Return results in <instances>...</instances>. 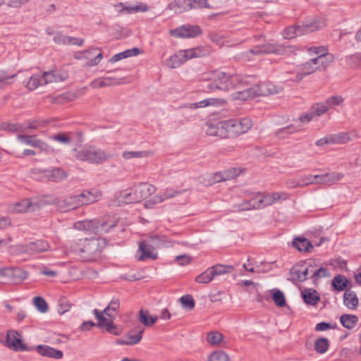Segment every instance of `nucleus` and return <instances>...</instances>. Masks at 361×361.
<instances>
[{"mask_svg": "<svg viewBox=\"0 0 361 361\" xmlns=\"http://www.w3.org/2000/svg\"><path fill=\"white\" fill-rule=\"evenodd\" d=\"M202 79L209 81L207 87L210 92H214L243 88L251 83L252 78L247 75L227 74L216 70L204 73Z\"/></svg>", "mask_w": 361, "mask_h": 361, "instance_id": "obj_1", "label": "nucleus"}, {"mask_svg": "<svg viewBox=\"0 0 361 361\" xmlns=\"http://www.w3.org/2000/svg\"><path fill=\"white\" fill-rule=\"evenodd\" d=\"M42 125L37 121H30L23 124L11 123L7 125V129L12 132L20 133L17 135L16 139L20 144L29 145L40 149L42 152L50 154L54 149L45 142L38 139L36 135H27L29 130H36Z\"/></svg>", "mask_w": 361, "mask_h": 361, "instance_id": "obj_2", "label": "nucleus"}, {"mask_svg": "<svg viewBox=\"0 0 361 361\" xmlns=\"http://www.w3.org/2000/svg\"><path fill=\"white\" fill-rule=\"evenodd\" d=\"M105 244L104 239L85 238L75 241L71 245V250L82 258L90 260L93 256L101 252Z\"/></svg>", "mask_w": 361, "mask_h": 361, "instance_id": "obj_3", "label": "nucleus"}, {"mask_svg": "<svg viewBox=\"0 0 361 361\" xmlns=\"http://www.w3.org/2000/svg\"><path fill=\"white\" fill-rule=\"evenodd\" d=\"M281 87H278L271 82H260L259 85L238 90L231 95L233 100H246L252 99L257 96H267L280 92Z\"/></svg>", "mask_w": 361, "mask_h": 361, "instance_id": "obj_4", "label": "nucleus"}, {"mask_svg": "<svg viewBox=\"0 0 361 361\" xmlns=\"http://www.w3.org/2000/svg\"><path fill=\"white\" fill-rule=\"evenodd\" d=\"M118 307L119 302L118 300H112L102 312L97 309L93 310V314L98 321L97 326L99 328H104L107 332L116 336L120 335L122 331L121 328L114 324L113 319L115 314H111L110 312H116Z\"/></svg>", "mask_w": 361, "mask_h": 361, "instance_id": "obj_5", "label": "nucleus"}, {"mask_svg": "<svg viewBox=\"0 0 361 361\" xmlns=\"http://www.w3.org/2000/svg\"><path fill=\"white\" fill-rule=\"evenodd\" d=\"M75 157L82 161L99 164L106 161L111 155L93 145H84L74 149Z\"/></svg>", "mask_w": 361, "mask_h": 361, "instance_id": "obj_6", "label": "nucleus"}, {"mask_svg": "<svg viewBox=\"0 0 361 361\" xmlns=\"http://www.w3.org/2000/svg\"><path fill=\"white\" fill-rule=\"evenodd\" d=\"M164 240L158 235H153L147 240L140 241L136 255L137 259L140 261L148 259H156L157 253L154 252V250L161 246Z\"/></svg>", "mask_w": 361, "mask_h": 361, "instance_id": "obj_7", "label": "nucleus"}, {"mask_svg": "<svg viewBox=\"0 0 361 361\" xmlns=\"http://www.w3.org/2000/svg\"><path fill=\"white\" fill-rule=\"evenodd\" d=\"M296 48L293 46H283L279 44L268 43L261 46H257L249 50L252 54L262 55L274 54L276 55H285L295 53Z\"/></svg>", "mask_w": 361, "mask_h": 361, "instance_id": "obj_8", "label": "nucleus"}, {"mask_svg": "<svg viewBox=\"0 0 361 361\" xmlns=\"http://www.w3.org/2000/svg\"><path fill=\"white\" fill-rule=\"evenodd\" d=\"M200 56V50L197 48L180 50L173 55L171 56L166 61V64L170 68H176L180 67L188 60L192 58L199 57Z\"/></svg>", "mask_w": 361, "mask_h": 361, "instance_id": "obj_9", "label": "nucleus"}, {"mask_svg": "<svg viewBox=\"0 0 361 361\" xmlns=\"http://www.w3.org/2000/svg\"><path fill=\"white\" fill-rule=\"evenodd\" d=\"M319 70L317 61L315 59H312L309 61H307L300 66L297 70H293L291 71H286L287 74H292L293 75L290 77H287V80L291 81L299 82L300 81L305 75L312 74Z\"/></svg>", "mask_w": 361, "mask_h": 361, "instance_id": "obj_10", "label": "nucleus"}, {"mask_svg": "<svg viewBox=\"0 0 361 361\" xmlns=\"http://www.w3.org/2000/svg\"><path fill=\"white\" fill-rule=\"evenodd\" d=\"M115 226L116 224H112L108 226L106 223L97 226V223L94 221H82L75 223L74 227L78 230L102 234L109 232Z\"/></svg>", "mask_w": 361, "mask_h": 361, "instance_id": "obj_11", "label": "nucleus"}, {"mask_svg": "<svg viewBox=\"0 0 361 361\" xmlns=\"http://www.w3.org/2000/svg\"><path fill=\"white\" fill-rule=\"evenodd\" d=\"M321 28V26L315 24H305L302 25H296L288 27L283 32V36L286 39H292L295 37L302 35L306 32H313Z\"/></svg>", "mask_w": 361, "mask_h": 361, "instance_id": "obj_12", "label": "nucleus"}, {"mask_svg": "<svg viewBox=\"0 0 361 361\" xmlns=\"http://www.w3.org/2000/svg\"><path fill=\"white\" fill-rule=\"evenodd\" d=\"M202 33L198 25H184L170 30L171 35L178 38L195 37Z\"/></svg>", "mask_w": 361, "mask_h": 361, "instance_id": "obj_13", "label": "nucleus"}, {"mask_svg": "<svg viewBox=\"0 0 361 361\" xmlns=\"http://www.w3.org/2000/svg\"><path fill=\"white\" fill-rule=\"evenodd\" d=\"M95 50H99V48H94L92 47L90 49H87L86 50L80 51H76L73 57L76 60H87V61L85 63V66L87 67H92L97 66L99 63V62L103 59V54L102 52H99L97 54L94 59H90V56L93 54V52Z\"/></svg>", "mask_w": 361, "mask_h": 361, "instance_id": "obj_14", "label": "nucleus"}, {"mask_svg": "<svg viewBox=\"0 0 361 361\" xmlns=\"http://www.w3.org/2000/svg\"><path fill=\"white\" fill-rule=\"evenodd\" d=\"M289 194L285 192H276L273 193H261L259 198V203L261 204V209L271 206L274 203L288 200Z\"/></svg>", "mask_w": 361, "mask_h": 361, "instance_id": "obj_15", "label": "nucleus"}, {"mask_svg": "<svg viewBox=\"0 0 361 361\" xmlns=\"http://www.w3.org/2000/svg\"><path fill=\"white\" fill-rule=\"evenodd\" d=\"M313 266H307L305 262H300L295 264L290 270V276L294 281H304L307 279L308 274L312 272Z\"/></svg>", "mask_w": 361, "mask_h": 361, "instance_id": "obj_16", "label": "nucleus"}, {"mask_svg": "<svg viewBox=\"0 0 361 361\" xmlns=\"http://www.w3.org/2000/svg\"><path fill=\"white\" fill-rule=\"evenodd\" d=\"M6 343L8 347L15 351H27L30 350L25 344L23 343L21 336L14 330L8 331L6 335Z\"/></svg>", "mask_w": 361, "mask_h": 361, "instance_id": "obj_17", "label": "nucleus"}, {"mask_svg": "<svg viewBox=\"0 0 361 361\" xmlns=\"http://www.w3.org/2000/svg\"><path fill=\"white\" fill-rule=\"evenodd\" d=\"M133 188L135 192V200H137V202L147 198L156 191L155 186L147 183L136 184Z\"/></svg>", "mask_w": 361, "mask_h": 361, "instance_id": "obj_18", "label": "nucleus"}, {"mask_svg": "<svg viewBox=\"0 0 361 361\" xmlns=\"http://www.w3.org/2000/svg\"><path fill=\"white\" fill-rule=\"evenodd\" d=\"M58 209L62 212H68L81 207L78 195L67 197L57 203Z\"/></svg>", "mask_w": 361, "mask_h": 361, "instance_id": "obj_19", "label": "nucleus"}, {"mask_svg": "<svg viewBox=\"0 0 361 361\" xmlns=\"http://www.w3.org/2000/svg\"><path fill=\"white\" fill-rule=\"evenodd\" d=\"M102 192L97 189L84 190L78 195L81 206L96 202L102 197Z\"/></svg>", "mask_w": 361, "mask_h": 361, "instance_id": "obj_20", "label": "nucleus"}, {"mask_svg": "<svg viewBox=\"0 0 361 361\" xmlns=\"http://www.w3.org/2000/svg\"><path fill=\"white\" fill-rule=\"evenodd\" d=\"M205 133L208 136L223 139V121H208L205 123Z\"/></svg>", "mask_w": 361, "mask_h": 361, "instance_id": "obj_21", "label": "nucleus"}, {"mask_svg": "<svg viewBox=\"0 0 361 361\" xmlns=\"http://www.w3.org/2000/svg\"><path fill=\"white\" fill-rule=\"evenodd\" d=\"M235 137L247 133L252 127V121L248 118H232Z\"/></svg>", "mask_w": 361, "mask_h": 361, "instance_id": "obj_22", "label": "nucleus"}, {"mask_svg": "<svg viewBox=\"0 0 361 361\" xmlns=\"http://www.w3.org/2000/svg\"><path fill=\"white\" fill-rule=\"evenodd\" d=\"M39 209V205L36 202H31L28 199L23 200L13 204L10 209L14 212H34Z\"/></svg>", "mask_w": 361, "mask_h": 361, "instance_id": "obj_23", "label": "nucleus"}, {"mask_svg": "<svg viewBox=\"0 0 361 361\" xmlns=\"http://www.w3.org/2000/svg\"><path fill=\"white\" fill-rule=\"evenodd\" d=\"M227 102L223 98H207L199 102L189 104V108H202L209 106H224L226 104Z\"/></svg>", "mask_w": 361, "mask_h": 361, "instance_id": "obj_24", "label": "nucleus"}, {"mask_svg": "<svg viewBox=\"0 0 361 361\" xmlns=\"http://www.w3.org/2000/svg\"><path fill=\"white\" fill-rule=\"evenodd\" d=\"M37 352L42 356L51 357L54 359H61L63 353L60 350L54 349L45 345H39L36 347Z\"/></svg>", "mask_w": 361, "mask_h": 361, "instance_id": "obj_25", "label": "nucleus"}, {"mask_svg": "<svg viewBox=\"0 0 361 361\" xmlns=\"http://www.w3.org/2000/svg\"><path fill=\"white\" fill-rule=\"evenodd\" d=\"M42 173L49 180L54 182L61 181L67 177L66 172L60 168H54L50 170L45 169Z\"/></svg>", "mask_w": 361, "mask_h": 361, "instance_id": "obj_26", "label": "nucleus"}, {"mask_svg": "<svg viewBox=\"0 0 361 361\" xmlns=\"http://www.w3.org/2000/svg\"><path fill=\"white\" fill-rule=\"evenodd\" d=\"M50 245L48 242L43 240H38L31 242L26 245V251L30 254L48 251Z\"/></svg>", "mask_w": 361, "mask_h": 361, "instance_id": "obj_27", "label": "nucleus"}, {"mask_svg": "<svg viewBox=\"0 0 361 361\" xmlns=\"http://www.w3.org/2000/svg\"><path fill=\"white\" fill-rule=\"evenodd\" d=\"M144 329H139L137 334L133 335L130 333L126 335V338L118 339L116 343L118 345H133L138 343L142 337Z\"/></svg>", "mask_w": 361, "mask_h": 361, "instance_id": "obj_28", "label": "nucleus"}, {"mask_svg": "<svg viewBox=\"0 0 361 361\" xmlns=\"http://www.w3.org/2000/svg\"><path fill=\"white\" fill-rule=\"evenodd\" d=\"M207 341L212 345L226 347L228 345V341L224 339V336L219 331H211L208 333Z\"/></svg>", "mask_w": 361, "mask_h": 361, "instance_id": "obj_29", "label": "nucleus"}, {"mask_svg": "<svg viewBox=\"0 0 361 361\" xmlns=\"http://www.w3.org/2000/svg\"><path fill=\"white\" fill-rule=\"evenodd\" d=\"M167 8L177 13H183L191 10L190 0H175L170 3Z\"/></svg>", "mask_w": 361, "mask_h": 361, "instance_id": "obj_30", "label": "nucleus"}, {"mask_svg": "<svg viewBox=\"0 0 361 361\" xmlns=\"http://www.w3.org/2000/svg\"><path fill=\"white\" fill-rule=\"evenodd\" d=\"M135 192L133 187L130 190H123L120 192L118 197V204L116 205H121V204H131L134 202H138L137 200H135Z\"/></svg>", "mask_w": 361, "mask_h": 361, "instance_id": "obj_31", "label": "nucleus"}, {"mask_svg": "<svg viewBox=\"0 0 361 361\" xmlns=\"http://www.w3.org/2000/svg\"><path fill=\"white\" fill-rule=\"evenodd\" d=\"M342 173L334 172L319 175L317 183L320 184H333L343 178Z\"/></svg>", "mask_w": 361, "mask_h": 361, "instance_id": "obj_32", "label": "nucleus"}, {"mask_svg": "<svg viewBox=\"0 0 361 361\" xmlns=\"http://www.w3.org/2000/svg\"><path fill=\"white\" fill-rule=\"evenodd\" d=\"M152 155L150 151H124L122 152V157L125 159H142L149 157Z\"/></svg>", "mask_w": 361, "mask_h": 361, "instance_id": "obj_33", "label": "nucleus"}, {"mask_svg": "<svg viewBox=\"0 0 361 361\" xmlns=\"http://www.w3.org/2000/svg\"><path fill=\"white\" fill-rule=\"evenodd\" d=\"M343 302L345 305L348 308L355 309L358 304L356 293L353 290H346L344 293Z\"/></svg>", "mask_w": 361, "mask_h": 361, "instance_id": "obj_34", "label": "nucleus"}, {"mask_svg": "<svg viewBox=\"0 0 361 361\" xmlns=\"http://www.w3.org/2000/svg\"><path fill=\"white\" fill-rule=\"evenodd\" d=\"M157 320V317L149 315L147 310H141L139 312V321L146 326H152Z\"/></svg>", "mask_w": 361, "mask_h": 361, "instance_id": "obj_35", "label": "nucleus"}, {"mask_svg": "<svg viewBox=\"0 0 361 361\" xmlns=\"http://www.w3.org/2000/svg\"><path fill=\"white\" fill-rule=\"evenodd\" d=\"M293 245L300 252H310L313 247L312 243L305 238H297L293 242Z\"/></svg>", "mask_w": 361, "mask_h": 361, "instance_id": "obj_36", "label": "nucleus"}, {"mask_svg": "<svg viewBox=\"0 0 361 361\" xmlns=\"http://www.w3.org/2000/svg\"><path fill=\"white\" fill-rule=\"evenodd\" d=\"M302 298L306 304L310 305H315L319 300L317 291L312 290H305L302 293Z\"/></svg>", "mask_w": 361, "mask_h": 361, "instance_id": "obj_37", "label": "nucleus"}, {"mask_svg": "<svg viewBox=\"0 0 361 361\" xmlns=\"http://www.w3.org/2000/svg\"><path fill=\"white\" fill-rule=\"evenodd\" d=\"M340 322L345 328L350 329L356 326L358 319L353 314H343L340 317Z\"/></svg>", "mask_w": 361, "mask_h": 361, "instance_id": "obj_38", "label": "nucleus"}, {"mask_svg": "<svg viewBox=\"0 0 361 361\" xmlns=\"http://www.w3.org/2000/svg\"><path fill=\"white\" fill-rule=\"evenodd\" d=\"M221 181H226L223 171L209 174L204 178V183L208 185Z\"/></svg>", "mask_w": 361, "mask_h": 361, "instance_id": "obj_39", "label": "nucleus"}, {"mask_svg": "<svg viewBox=\"0 0 361 361\" xmlns=\"http://www.w3.org/2000/svg\"><path fill=\"white\" fill-rule=\"evenodd\" d=\"M178 194V192L172 189V188H167L165 191H164L162 193H160L156 196L154 197L153 202L154 204L161 203V202L172 198L175 196H176Z\"/></svg>", "mask_w": 361, "mask_h": 361, "instance_id": "obj_40", "label": "nucleus"}, {"mask_svg": "<svg viewBox=\"0 0 361 361\" xmlns=\"http://www.w3.org/2000/svg\"><path fill=\"white\" fill-rule=\"evenodd\" d=\"M332 144H345L351 141L353 137L347 132H342L337 134H331Z\"/></svg>", "mask_w": 361, "mask_h": 361, "instance_id": "obj_41", "label": "nucleus"}, {"mask_svg": "<svg viewBox=\"0 0 361 361\" xmlns=\"http://www.w3.org/2000/svg\"><path fill=\"white\" fill-rule=\"evenodd\" d=\"M348 281L343 275H336L332 280V286L337 291H342L348 286Z\"/></svg>", "mask_w": 361, "mask_h": 361, "instance_id": "obj_42", "label": "nucleus"}, {"mask_svg": "<svg viewBox=\"0 0 361 361\" xmlns=\"http://www.w3.org/2000/svg\"><path fill=\"white\" fill-rule=\"evenodd\" d=\"M232 119L223 121V139L235 138Z\"/></svg>", "mask_w": 361, "mask_h": 361, "instance_id": "obj_43", "label": "nucleus"}, {"mask_svg": "<svg viewBox=\"0 0 361 361\" xmlns=\"http://www.w3.org/2000/svg\"><path fill=\"white\" fill-rule=\"evenodd\" d=\"M214 277L231 273L233 270L231 265L216 264L211 267Z\"/></svg>", "mask_w": 361, "mask_h": 361, "instance_id": "obj_44", "label": "nucleus"}, {"mask_svg": "<svg viewBox=\"0 0 361 361\" xmlns=\"http://www.w3.org/2000/svg\"><path fill=\"white\" fill-rule=\"evenodd\" d=\"M314 59L317 61L319 69L321 68H326L334 60V56L329 53L323 56H316Z\"/></svg>", "mask_w": 361, "mask_h": 361, "instance_id": "obj_45", "label": "nucleus"}, {"mask_svg": "<svg viewBox=\"0 0 361 361\" xmlns=\"http://www.w3.org/2000/svg\"><path fill=\"white\" fill-rule=\"evenodd\" d=\"M42 82V75L35 74L30 78L29 80L25 84V86L29 90H34L37 89L39 86L44 85Z\"/></svg>", "mask_w": 361, "mask_h": 361, "instance_id": "obj_46", "label": "nucleus"}, {"mask_svg": "<svg viewBox=\"0 0 361 361\" xmlns=\"http://www.w3.org/2000/svg\"><path fill=\"white\" fill-rule=\"evenodd\" d=\"M214 275L211 267L208 268L204 272L195 278V281L199 283H208L214 279Z\"/></svg>", "mask_w": 361, "mask_h": 361, "instance_id": "obj_47", "label": "nucleus"}, {"mask_svg": "<svg viewBox=\"0 0 361 361\" xmlns=\"http://www.w3.org/2000/svg\"><path fill=\"white\" fill-rule=\"evenodd\" d=\"M328 110L337 106H341L343 103V99L341 96L334 95L327 98L324 102Z\"/></svg>", "mask_w": 361, "mask_h": 361, "instance_id": "obj_48", "label": "nucleus"}, {"mask_svg": "<svg viewBox=\"0 0 361 361\" xmlns=\"http://www.w3.org/2000/svg\"><path fill=\"white\" fill-rule=\"evenodd\" d=\"M272 299L274 303L279 307H283L286 305V299L284 294L282 291L273 289L272 290Z\"/></svg>", "mask_w": 361, "mask_h": 361, "instance_id": "obj_49", "label": "nucleus"}, {"mask_svg": "<svg viewBox=\"0 0 361 361\" xmlns=\"http://www.w3.org/2000/svg\"><path fill=\"white\" fill-rule=\"evenodd\" d=\"M310 109L312 111L315 117H319L329 111L324 102L314 104L310 107Z\"/></svg>", "mask_w": 361, "mask_h": 361, "instance_id": "obj_50", "label": "nucleus"}, {"mask_svg": "<svg viewBox=\"0 0 361 361\" xmlns=\"http://www.w3.org/2000/svg\"><path fill=\"white\" fill-rule=\"evenodd\" d=\"M329 341L325 338H321L316 340L314 343V348L319 353H324L329 348Z\"/></svg>", "mask_w": 361, "mask_h": 361, "instance_id": "obj_51", "label": "nucleus"}, {"mask_svg": "<svg viewBox=\"0 0 361 361\" xmlns=\"http://www.w3.org/2000/svg\"><path fill=\"white\" fill-rule=\"evenodd\" d=\"M252 210L249 200L242 201L240 203L235 204L233 205L232 212H240L244 211Z\"/></svg>", "mask_w": 361, "mask_h": 361, "instance_id": "obj_52", "label": "nucleus"}, {"mask_svg": "<svg viewBox=\"0 0 361 361\" xmlns=\"http://www.w3.org/2000/svg\"><path fill=\"white\" fill-rule=\"evenodd\" d=\"M208 361H230V358L226 353L218 350L210 354Z\"/></svg>", "mask_w": 361, "mask_h": 361, "instance_id": "obj_53", "label": "nucleus"}, {"mask_svg": "<svg viewBox=\"0 0 361 361\" xmlns=\"http://www.w3.org/2000/svg\"><path fill=\"white\" fill-rule=\"evenodd\" d=\"M33 302L36 308L42 313L46 312L48 310V305L47 302L42 297H35L33 300Z\"/></svg>", "mask_w": 361, "mask_h": 361, "instance_id": "obj_54", "label": "nucleus"}, {"mask_svg": "<svg viewBox=\"0 0 361 361\" xmlns=\"http://www.w3.org/2000/svg\"><path fill=\"white\" fill-rule=\"evenodd\" d=\"M191 9L212 8L207 0H190Z\"/></svg>", "mask_w": 361, "mask_h": 361, "instance_id": "obj_55", "label": "nucleus"}, {"mask_svg": "<svg viewBox=\"0 0 361 361\" xmlns=\"http://www.w3.org/2000/svg\"><path fill=\"white\" fill-rule=\"evenodd\" d=\"M104 80L106 83H108L109 86L118 85L121 84H125L127 82L125 78H118L116 76H106L104 77Z\"/></svg>", "mask_w": 361, "mask_h": 361, "instance_id": "obj_56", "label": "nucleus"}, {"mask_svg": "<svg viewBox=\"0 0 361 361\" xmlns=\"http://www.w3.org/2000/svg\"><path fill=\"white\" fill-rule=\"evenodd\" d=\"M319 175H309L301 178L296 186H305L310 184L317 183Z\"/></svg>", "mask_w": 361, "mask_h": 361, "instance_id": "obj_57", "label": "nucleus"}, {"mask_svg": "<svg viewBox=\"0 0 361 361\" xmlns=\"http://www.w3.org/2000/svg\"><path fill=\"white\" fill-rule=\"evenodd\" d=\"M183 307L188 310H192L195 307V301L190 295H185L180 298Z\"/></svg>", "mask_w": 361, "mask_h": 361, "instance_id": "obj_58", "label": "nucleus"}, {"mask_svg": "<svg viewBox=\"0 0 361 361\" xmlns=\"http://www.w3.org/2000/svg\"><path fill=\"white\" fill-rule=\"evenodd\" d=\"M223 171L226 181L238 177L242 173V170L239 168H231Z\"/></svg>", "mask_w": 361, "mask_h": 361, "instance_id": "obj_59", "label": "nucleus"}, {"mask_svg": "<svg viewBox=\"0 0 361 361\" xmlns=\"http://www.w3.org/2000/svg\"><path fill=\"white\" fill-rule=\"evenodd\" d=\"M310 274L311 277L315 280L330 276L328 269L323 267H321L317 270H313V268H312V272H310Z\"/></svg>", "mask_w": 361, "mask_h": 361, "instance_id": "obj_60", "label": "nucleus"}, {"mask_svg": "<svg viewBox=\"0 0 361 361\" xmlns=\"http://www.w3.org/2000/svg\"><path fill=\"white\" fill-rule=\"evenodd\" d=\"M298 130L293 126H288L280 129L277 132V135L281 138H284L286 135L297 132Z\"/></svg>", "mask_w": 361, "mask_h": 361, "instance_id": "obj_61", "label": "nucleus"}, {"mask_svg": "<svg viewBox=\"0 0 361 361\" xmlns=\"http://www.w3.org/2000/svg\"><path fill=\"white\" fill-rule=\"evenodd\" d=\"M259 198H260V192H255L252 195L249 199L252 209H261V204L259 203Z\"/></svg>", "mask_w": 361, "mask_h": 361, "instance_id": "obj_62", "label": "nucleus"}, {"mask_svg": "<svg viewBox=\"0 0 361 361\" xmlns=\"http://www.w3.org/2000/svg\"><path fill=\"white\" fill-rule=\"evenodd\" d=\"M56 82H63L68 78V73L65 71H52Z\"/></svg>", "mask_w": 361, "mask_h": 361, "instance_id": "obj_63", "label": "nucleus"}, {"mask_svg": "<svg viewBox=\"0 0 361 361\" xmlns=\"http://www.w3.org/2000/svg\"><path fill=\"white\" fill-rule=\"evenodd\" d=\"M308 52L310 54H314L317 55V56H323L328 53L326 48H325L324 47H312L308 49Z\"/></svg>", "mask_w": 361, "mask_h": 361, "instance_id": "obj_64", "label": "nucleus"}]
</instances>
